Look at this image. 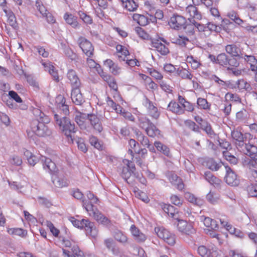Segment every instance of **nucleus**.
<instances>
[{
  "label": "nucleus",
  "mask_w": 257,
  "mask_h": 257,
  "mask_svg": "<svg viewBox=\"0 0 257 257\" xmlns=\"http://www.w3.org/2000/svg\"><path fill=\"white\" fill-rule=\"evenodd\" d=\"M35 113L36 115H39L31 122L30 126L32 131L40 137L49 136L51 134L50 131L45 124L49 122L48 117L38 109L35 110Z\"/></svg>",
  "instance_id": "obj_1"
},
{
  "label": "nucleus",
  "mask_w": 257,
  "mask_h": 257,
  "mask_svg": "<svg viewBox=\"0 0 257 257\" xmlns=\"http://www.w3.org/2000/svg\"><path fill=\"white\" fill-rule=\"evenodd\" d=\"M40 160L44 170L49 174L53 175L52 181L55 187L62 188L67 186V182L65 178L54 176L57 171V168L55 163L51 159L45 156H42Z\"/></svg>",
  "instance_id": "obj_2"
},
{
  "label": "nucleus",
  "mask_w": 257,
  "mask_h": 257,
  "mask_svg": "<svg viewBox=\"0 0 257 257\" xmlns=\"http://www.w3.org/2000/svg\"><path fill=\"white\" fill-rule=\"evenodd\" d=\"M155 231L160 238L163 239L169 245L173 246L176 242L175 235L164 228H155Z\"/></svg>",
  "instance_id": "obj_3"
},
{
  "label": "nucleus",
  "mask_w": 257,
  "mask_h": 257,
  "mask_svg": "<svg viewBox=\"0 0 257 257\" xmlns=\"http://www.w3.org/2000/svg\"><path fill=\"white\" fill-rule=\"evenodd\" d=\"M83 207L87 212H92L94 218L97 221H99L104 224L108 223V220L107 218L100 213L93 204H91V203L86 204V202L83 201Z\"/></svg>",
  "instance_id": "obj_4"
},
{
  "label": "nucleus",
  "mask_w": 257,
  "mask_h": 257,
  "mask_svg": "<svg viewBox=\"0 0 257 257\" xmlns=\"http://www.w3.org/2000/svg\"><path fill=\"white\" fill-rule=\"evenodd\" d=\"M78 228H84L86 234H89L93 237H95L97 234V230L94 226V223L90 222L88 219H83L79 220Z\"/></svg>",
  "instance_id": "obj_5"
},
{
  "label": "nucleus",
  "mask_w": 257,
  "mask_h": 257,
  "mask_svg": "<svg viewBox=\"0 0 257 257\" xmlns=\"http://www.w3.org/2000/svg\"><path fill=\"white\" fill-rule=\"evenodd\" d=\"M175 219L178 221L177 227L179 231L188 235H191L195 233V230L191 224H188L186 221L179 219L178 217Z\"/></svg>",
  "instance_id": "obj_6"
},
{
  "label": "nucleus",
  "mask_w": 257,
  "mask_h": 257,
  "mask_svg": "<svg viewBox=\"0 0 257 257\" xmlns=\"http://www.w3.org/2000/svg\"><path fill=\"white\" fill-rule=\"evenodd\" d=\"M226 175L225 180L226 183L232 186H237L239 184V179L237 175L228 165H224Z\"/></svg>",
  "instance_id": "obj_7"
},
{
  "label": "nucleus",
  "mask_w": 257,
  "mask_h": 257,
  "mask_svg": "<svg viewBox=\"0 0 257 257\" xmlns=\"http://www.w3.org/2000/svg\"><path fill=\"white\" fill-rule=\"evenodd\" d=\"M78 44L84 53L88 57L93 55L94 48L88 40L84 37H80L78 39Z\"/></svg>",
  "instance_id": "obj_8"
},
{
  "label": "nucleus",
  "mask_w": 257,
  "mask_h": 257,
  "mask_svg": "<svg viewBox=\"0 0 257 257\" xmlns=\"http://www.w3.org/2000/svg\"><path fill=\"white\" fill-rule=\"evenodd\" d=\"M186 21L185 18L179 15H173L170 18L168 22L170 26L174 29L179 30L183 28L184 26L186 24Z\"/></svg>",
  "instance_id": "obj_9"
},
{
  "label": "nucleus",
  "mask_w": 257,
  "mask_h": 257,
  "mask_svg": "<svg viewBox=\"0 0 257 257\" xmlns=\"http://www.w3.org/2000/svg\"><path fill=\"white\" fill-rule=\"evenodd\" d=\"M143 126H146V132L147 134L150 137L154 138L155 136L160 134V131L156 125L149 119H146L142 122Z\"/></svg>",
  "instance_id": "obj_10"
},
{
  "label": "nucleus",
  "mask_w": 257,
  "mask_h": 257,
  "mask_svg": "<svg viewBox=\"0 0 257 257\" xmlns=\"http://www.w3.org/2000/svg\"><path fill=\"white\" fill-rule=\"evenodd\" d=\"M77 128L75 127L74 123H72L70 120L69 123L67 124V125H65L61 131L67 137L69 142L74 143V134Z\"/></svg>",
  "instance_id": "obj_11"
},
{
  "label": "nucleus",
  "mask_w": 257,
  "mask_h": 257,
  "mask_svg": "<svg viewBox=\"0 0 257 257\" xmlns=\"http://www.w3.org/2000/svg\"><path fill=\"white\" fill-rule=\"evenodd\" d=\"M166 175L169 180L171 183L174 185L177 189L182 190L184 187V185L181 178L178 177L172 171H168L166 173Z\"/></svg>",
  "instance_id": "obj_12"
},
{
  "label": "nucleus",
  "mask_w": 257,
  "mask_h": 257,
  "mask_svg": "<svg viewBox=\"0 0 257 257\" xmlns=\"http://www.w3.org/2000/svg\"><path fill=\"white\" fill-rule=\"evenodd\" d=\"M232 139L235 141V144L238 149H242L244 145V141L246 137H244L242 133L237 130H233L231 134Z\"/></svg>",
  "instance_id": "obj_13"
},
{
  "label": "nucleus",
  "mask_w": 257,
  "mask_h": 257,
  "mask_svg": "<svg viewBox=\"0 0 257 257\" xmlns=\"http://www.w3.org/2000/svg\"><path fill=\"white\" fill-rule=\"evenodd\" d=\"M67 76L71 84L72 89L80 87L81 81L75 70L69 69L67 72Z\"/></svg>",
  "instance_id": "obj_14"
},
{
  "label": "nucleus",
  "mask_w": 257,
  "mask_h": 257,
  "mask_svg": "<svg viewBox=\"0 0 257 257\" xmlns=\"http://www.w3.org/2000/svg\"><path fill=\"white\" fill-rule=\"evenodd\" d=\"M244 154L248 156L251 159L255 160L257 158V147L250 144H245L243 147L241 149Z\"/></svg>",
  "instance_id": "obj_15"
},
{
  "label": "nucleus",
  "mask_w": 257,
  "mask_h": 257,
  "mask_svg": "<svg viewBox=\"0 0 257 257\" xmlns=\"http://www.w3.org/2000/svg\"><path fill=\"white\" fill-rule=\"evenodd\" d=\"M151 45L156 49L162 55H166L169 53V49L158 39H151Z\"/></svg>",
  "instance_id": "obj_16"
},
{
  "label": "nucleus",
  "mask_w": 257,
  "mask_h": 257,
  "mask_svg": "<svg viewBox=\"0 0 257 257\" xmlns=\"http://www.w3.org/2000/svg\"><path fill=\"white\" fill-rule=\"evenodd\" d=\"M84 115L86 116V118L89 120L91 124L95 130L98 131L99 133L101 132L103 130V127L99 118L96 115L94 114H87Z\"/></svg>",
  "instance_id": "obj_17"
},
{
  "label": "nucleus",
  "mask_w": 257,
  "mask_h": 257,
  "mask_svg": "<svg viewBox=\"0 0 257 257\" xmlns=\"http://www.w3.org/2000/svg\"><path fill=\"white\" fill-rule=\"evenodd\" d=\"M71 98L73 102L76 105H81L83 103L84 99L80 87L72 89Z\"/></svg>",
  "instance_id": "obj_18"
},
{
  "label": "nucleus",
  "mask_w": 257,
  "mask_h": 257,
  "mask_svg": "<svg viewBox=\"0 0 257 257\" xmlns=\"http://www.w3.org/2000/svg\"><path fill=\"white\" fill-rule=\"evenodd\" d=\"M198 252L202 257H217L218 255V252L216 250L208 249L204 245L198 247Z\"/></svg>",
  "instance_id": "obj_19"
},
{
  "label": "nucleus",
  "mask_w": 257,
  "mask_h": 257,
  "mask_svg": "<svg viewBox=\"0 0 257 257\" xmlns=\"http://www.w3.org/2000/svg\"><path fill=\"white\" fill-rule=\"evenodd\" d=\"M64 19L66 23L74 29L78 28L80 25L77 21V17L74 16L72 14L66 13L64 15Z\"/></svg>",
  "instance_id": "obj_20"
},
{
  "label": "nucleus",
  "mask_w": 257,
  "mask_h": 257,
  "mask_svg": "<svg viewBox=\"0 0 257 257\" xmlns=\"http://www.w3.org/2000/svg\"><path fill=\"white\" fill-rule=\"evenodd\" d=\"M205 179L211 185L215 187L220 186L221 180L214 176L210 171H206L204 173Z\"/></svg>",
  "instance_id": "obj_21"
},
{
  "label": "nucleus",
  "mask_w": 257,
  "mask_h": 257,
  "mask_svg": "<svg viewBox=\"0 0 257 257\" xmlns=\"http://www.w3.org/2000/svg\"><path fill=\"white\" fill-rule=\"evenodd\" d=\"M65 98L62 95H59L56 98V102L58 103L60 110L63 113L64 116L69 114L68 105L65 104Z\"/></svg>",
  "instance_id": "obj_22"
},
{
  "label": "nucleus",
  "mask_w": 257,
  "mask_h": 257,
  "mask_svg": "<svg viewBox=\"0 0 257 257\" xmlns=\"http://www.w3.org/2000/svg\"><path fill=\"white\" fill-rule=\"evenodd\" d=\"M54 119L56 123L59 126L60 131L64 128L67 124L69 123L70 119L66 116L60 115L58 114H54Z\"/></svg>",
  "instance_id": "obj_23"
},
{
  "label": "nucleus",
  "mask_w": 257,
  "mask_h": 257,
  "mask_svg": "<svg viewBox=\"0 0 257 257\" xmlns=\"http://www.w3.org/2000/svg\"><path fill=\"white\" fill-rule=\"evenodd\" d=\"M226 51L227 53L231 54L233 57L238 58H242V55L240 54V50L235 45H228L225 48Z\"/></svg>",
  "instance_id": "obj_24"
},
{
  "label": "nucleus",
  "mask_w": 257,
  "mask_h": 257,
  "mask_svg": "<svg viewBox=\"0 0 257 257\" xmlns=\"http://www.w3.org/2000/svg\"><path fill=\"white\" fill-rule=\"evenodd\" d=\"M204 163L205 166L210 170L216 171L219 169V168L221 167L222 164L224 165V164L221 163H217L213 159L209 158L207 159L205 162Z\"/></svg>",
  "instance_id": "obj_25"
},
{
  "label": "nucleus",
  "mask_w": 257,
  "mask_h": 257,
  "mask_svg": "<svg viewBox=\"0 0 257 257\" xmlns=\"http://www.w3.org/2000/svg\"><path fill=\"white\" fill-rule=\"evenodd\" d=\"M104 65L109 68L110 71L113 75H116L120 73V68L115 64L111 60L107 59L104 62Z\"/></svg>",
  "instance_id": "obj_26"
},
{
  "label": "nucleus",
  "mask_w": 257,
  "mask_h": 257,
  "mask_svg": "<svg viewBox=\"0 0 257 257\" xmlns=\"http://www.w3.org/2000/svg\"><path fill=\"white\" fill-rule=\"evenodd\" d=\"M101 77L107 82L110 88L115 91H117V85L114 78L107 74H103Z\"/></svg>",
  "instance_id": "obj_27"
},
{
  "label": "nucleus",
  "mask_w": 257,
  "mask_h": 257,
  "mask_svg": "<svg viewBox=\"0 0 257 257\" xmlns=\"http://www.w3.org/2000/svg\"><path fill=\"white\" fill-rule=\"evenodd\" d=\"M185 198L189 202L197 206H201L203 204V200L202 199L195 197L193 194L189 192L185 193Z\"/></svg>",
  "instance_id": "obj_28"
},
{
  "label": "nucleus",
  "mask_w": 257,
  "mask_h": 257,
  "mask_svg": "<svg viewBox=\"0 0 257 257\" xmlns=\"http://www.w3.org/2000/svg\"><path fill=\"white\" fill-rule=\"evenodd\" d=\"M203 223L204 225L209 229L216 230L218 228V225L217 221L208 217L204 218Z\"/></svg>",
  "instance_id": "obj_29"
},
{
  "label": "nucleus",
  "mask_w": 257,
  "mask_h": 257,
  "mask_svg": "<svg viewBox=\"0 0 257 257\" xmlns=\"http://www.w3.org/2000/svg\"><path fill=\"white\" fill-rule=\"evenodd\" d=\"M123 7L130 12L135 11L138 5L134 0H121Z\"/></svg>",
  "instance_id": "obj_30"
},
{
  "label": "nucleus",
  "mask_w": 257,
  "mask_h": 257,
  "mask_svg": "<svg viewBox=\"0 0 257 257\" xmlns=\"http://www.w3.org/2000/svg\"><path fill=\"white\" fill-rule=\"evenodd\" d=\"M161 206L163 210L165 213H167L169 215L174 219H176L177 214L175 213V209L173 206L167 204H163Z\"/></svg>",
  "instance_id": "obj_31"
},
{
  "label": "nucleus",
  "mask_w": 257,
  "mask_h": 257,
  "mask_svg": "<svg viewBox=\"0 0 257 257\" xmlns=\"http://www.w3.org/2000/svg\"><path fill=\"white\" fill-rule=\"evenodd\" d=\"M154 146L158 151L167 156H169L170 150L167 146L164 145L160 142H155Z\"/></svg>",
  "instance_id": "obj_32"
},
{
  "label": "nucleus",
  "mask_w": 257,
  "mask_h": 257,
  "mask_svg": "<svg viewBox=\"0 0 257 257\" xmlns=\"http://www.w3.org/2000/svg\"><path fill=\"white\" fill-rule=\"evenodd\" d=\"M176 72L182 79L191 80L193 77L192 74L188 70L182 67L178 68Z\"/></svg>",
  "instance_id": "obj_33"
},
{
  "label": "nucleus",
  "mask_w": 257,
  "mask_h": 257,
  "mask_svg": "<svg viewBox=\"0 0 257 257\" xmlns=\"http://www.w3.org/2000/svg\"><path fill=\"white\" fill-rule=\"evenodd\" d=\"M187 10L189 13L190 15L193 17V18L197 20H200L202 18L201 14L198 11L197 8L195 6H189L187 8Z\"/></svg>",
  "instance_id": "obj_34"
},
{
  "label": "nucleus",
  "mask_w": 257,
  "mask_h": 257,
  "mask_svg": "<svg viewBox=\"0 0 257 257\" xmlns=\"http://www.w3.org/2000/svg\"><path fill=\"white\" fill-rule=\"evenodd\" d=\"M113 237L115 240L123 244L127 242V237L121 231L118 230L114 233Z\"/></svg>",
  "instance_id": "obj_35"
},
{
  "label": "nucleus",
  "mask_w": 257,
  "mask_h": 257,
  "mask_svg": "<svg viewBox=\"0 0 257 257\" xmlns=\"http://www.w3.org/2000/svg\"><path fill=\"white\" fill-rule=\"evenodd\" d=\"M10 234L24 236L27 234V231L21 228H10L8 230Z\"/></svg>",
  "instance_id": "obj_36"
},
{
  "label": "nucleus",
  "mask_w": 257,
  "mask_h": 257,
  "mask_svg": "<svg viewBox=\"0 0 257 257\" xmlns=\"http://www.w3.org/2000/svg\"><path fill=\"white\" fill-rule=\"evenodd\" d=\"M228 58V57L225 53L220 54L216 57L217 64L224 67H227Z\"/></svg>",
  "instance_id": "obj_37"
},
{
  "label": "nucleus",
  "mask_w": 257,
  "mask_h": 257,
  "mask_svg": "<svg viewBox=\"0 0 257 257\" xmlns=\"http://www.w3.org/2000/svg\"><path fill=\"white\" fill-rule=\"evenodd\" d=\"M168 109L173 112L181 113L182 109L181 106L176 102H170L167 105Z\"/></svg>",
  "instance_id": "obj_38"
},
{
  "label": "nucleus",
  "mask_w": 257,
  "mask_h": 257,
  "mask_svg": "<svg viewBox=\"0 0 257 257\" xmlns=\"http://www.w3.org/2000/svg\"><path fill=\"white\" fill-rule=\"evenodd\" d=\"M148 109L150 114L154 118L157 119L160 114L158 111V108L155 107L150 101H149Z\"/></svg>",
  "instance_id": "obj_39"
},
{
  "label": "nucleus",
  "mask_w": 257,
  "mask_h": 257,
  "mask_svg": "<svg viewBox=\"0 0 257 257\" xmlns=\"http://www.w3.org/2000/svg\"><path fill=\"white\" fill-rule=\"evenodd\" d=\"M184 124L188 128L195 132H199V127L194 121L191 120H186L184 122Z\"/></svg>",
  "instance_id": "obj_40"
},
{
  "label": "nucleus",
  "mask_w": 257,
  "mask_h": 257,
  "mask_svg": "<svg viewBox=\"0 0 257 257\" xmlns=\"http://www.w3.org/2000/svg\"><path fill=\"white\" fill-rule=\"evenodd\" d=\"M247 191L250 197L257 198V183L248 186Z\"/></svg>",
  "instance_id": "obj_41"
},
{
  "label": "nucleus",
  "mask_w": 257,
  "mask_h": 257,
  "mask_svg": "<svg viewBox=\"0 0 257 257\" xmlns=\"http://www.w3.org/2000/svg\"><path fill=\"white\" fill-rule=\"evenodd\" d=\"M120 172L121 176L127 182V179L130 178L132 175V173L130 171V168L129 167L123 166L120 169Z\"/></svg>",
  "instance_id": "obj_42"
},
{
  "label": "nucleus",
  "mask_w": 257,
  "mask_h": 257,
  "mask_svg": "<svg viewBox=\"0 0 257 257\" xmlns=\"http://www.w3.org/2000/svg\"><path fill=\"white\" fill-rule=\"evenodd\" d=\"M64 53L65 55L69 58L71 61H76L77 59V56L76 54L73 52V51L69 47L65 48L64 50Z\"/></svg>",
  "instance_id": "obj_43"
},
{
  "label": "nucleus",
  "mask_w": 257,
  "mask_h": 257,
  "mask_svg": "<svg viewBox=\"0 0 257 257\" xmlns=\"http://www.w3.org/2000/svg\"><path fill=\"white\" fill-rule=\"evenodd\" d=\"M76 142L77 144L78 149L83 152H86L87 151L86 146L84 143V140L80 138H75L74 142Z\"/></svg>",
  "instance_id": "obj_44"
},
{
  "label": "nucleus",
  "mask_w": 257,
  "mask_h": 257,
  "mask_svg": "<svg viewBox=\"0 0 257 257\" xmlns=\"http://www.w3.org/2000/svg\"><path fill=\"white\" fill-rule=\"evenodd\" d=\"M197 103L201 109H210V104H209L206 99L199 98L197 99Z\"/></svg>",
  "instance_id": "obj_45"
},
{
  "label": "nucleus",
  "mask_w": 257,
  "mask_h": 257,
  "mask_svg": "<svg viewBox=\"0 0 257 257\" xmlns=\"http://www.w3.org/2000/svg\"><path fill=\"white\" fill-rule=\"evenodd\" d=\"M247 115V111L244 109H242L236 113V118L237 121H242L246 119Z\"/></svg>",
  "instance_id": "obj_46"
},
{
  "label": "nucleus",
  "mask_w": 257,
  "mask_h": 257,
  "mask_svg": "<svg viewBox=\"0 0 257 257\" xmlns=\"http://www.w3.org/2000/svg\"><path fill=\"white\" fill-rule=\"evenodd\" d=\"M227 16L230 18V19L238 25H240L241 23H243V21L240 19L237 13L233 11L229 13Z\"/></svg>",
  "instance_id": "obj_47"
},
{
  "label": "nucleus",
  "mask_w": 257,
  "mask_h": 257,
  "mask_svg": "<svg viewBox=\"0 0 257 257\" xmlns=\"http://www.w3.org/2000/svg\"><path fill=\"white\" fill-rule=\"evenodd\" d=\"M206 25L207 26L205 27V29H207V30H208L210 31H214L218 33H220L221 31V26H217L211 22L208 23Z\"/></svg>",
  "instance_id": "obj_48"
},
{
  "label": "nucleus",
  "mask_w": 257,
  "mask_h": 257,
  "mask_svg": "<svg viewBox=\"0 0 257 257\" xmlns=\"http://www.w3.org/2000/svg\"><path fill=\"white\" fill-rule=\"evenodd\" d=\"M205 233L209 235L212 238H215L216 239L217 242L220 244L221 243V238L219 236V234L217 233L215 231H213V229L209 228L204 229Z\"/></svg>",
  "instance_id": "obj_49"
},
{
  "label": "nucleus",
  "mask_w": 257,
  "mask_h": 257,
  "mask_svg": "<svg viewBox=\"0 0 257 257\" xmlns=\"http://www.w3.org/2000/svg\"><path fill=\"white\" fill-rule=\"evenodd\" d=\"M225 98L226 100L229 99L230 101L236 102H241V98L237 94H233L230 92H228L225 94Z\"/></svg>",
  "instance_id": "obj_50"
},
{
  "label": "nucleus",
  "mask_w": 257,
  "mask_h": 257,
  "mask_svg": "<svg viewBox=\"0 0 257 257\" xmlns=\"http://www.w3.org/2000/svg\"><path fill=\"white\" fill-rule=\"evenodd\" d=\"M224 157L225 158L226 160H227L228 162H229L231 164H236L238 160L236 158H235L234 156H232L231 153L229 152L226 151V152H223V153Z\"/></svg>",
  "instance_id": "obj_51"
},
{
  "label": "nucleus",
  "mask_w": 257,
  "mask_h": 257,
  "mask_svg": "<svg viewBox=\"0 0 257 257\" xmlns=\"http://www.w3.org/2000/svg\"><path fill=\"white\" fill-rule=\"evenodd\" d=\"M36 7L43 16H45V15L48 13L45 7L43 5L42 2L39 0L36 2Z\"/></svg>",
  "instance_id": "obj_52"
},
{
  "label": "nucleus",
  "mask_w": 257,
  "mask_h": 257,
  "mask_svg": "<svg viewBox=\"0 0 257 257\" xmlns=\"http://www.w3.org/2000/svg\"><path fill=\"white\" fill-rule=\"evenodd\" d=\"M136 17H138V24L140 26H145L149 23V20L144 15L136 14Z\"/></svg>",
  "instance_id": "obj_53"
},
{
  "label": "nucleus",
  "mask_w": 257,
  "mask_h": 257,
  "mask_svg": "<svg viewBox=\"0 0 257 257\" xmlns=\"http://www.w3.org/2000/svg\"><path fill=\"white\" fill-rule=\"evenodd\" d=\"M136 31L141 38L145 40H149L150 39V36L142 28L139 27H136Z\"/></svg>",
  "instance_id": "obj_54"
},
{
  "label": "nucleus",
  "mask_w": 257,
  "mask_h": 257,
  "mask_svg": "<svg viewBox=\"0 0 257 257\" xmlns=\"http://www.w3.org/2000/svg\"><path fill=\"white\" fill-rule=\"evenodd\" d=\"M87 197L89 199V200H90V202H87L86 200H83L82 202L84 201L85 202L87 203H91L92 204V203H97V202L98 201V199L94 196V195L90 191H87L86 194Z\"/></svg>",
  "instance_id": "obj_55"
},
{
  "label": "nucleus",
  "mask_w": 257,
  "mask_h": 257,
  "mask_svg": "<svg viewBox=\"0 0 257 257\" xmlns=\"http://www.w3.org/2000/svg\"><path fill=\"white\" fill-rule=\"evenodd\" d=\"M34 50H36L40 55L44 58H47L49 56V52L46 51L45 49L41 46H35Z\"/></svg>",
  "instance_id": "obj_56"
},
{
  "label": "nucleus",
  "mask_w": 257,
  "mask_h": 257,
  "mask_svg": "<svg viewBox=\"0 0 257 257\" xmlns=\"http://www.w3.org/2000/svg\"><path fill=\"white\" fill-rule=\"evenodd\" d=\"M90 144L94 146L95 148L100 150L102 149V146L96 137L92 136L89 139Z\"/></svg>",
  "instance_id": "obj_57"
},
{
  "label": "nucleus",
  "mask_w": 257,
  "mask_h": 257,
  "mask_svg": "<svg viewBox=\"0 0 257 257\" xmlns=\"http://www.w3.org/2000/svg\"><path fill=\"white\" fill-rule=\"evenodd\" d=\"M84 114H81L80 115H76L75 117V121L78 125L82 128L84 126V119L86 118V116Z\"/></svg>",
  "instance_id": "obj_58"
},
{
  "label": "nucleus",
  "mask_w": 257,
  "mask_h": 257,
  "mask_svg": "<svg viewBox=\"0 0 257 257\" xmlns=\"http://www.w3.org/2000/svg\"><path fill=\"white\" fill-rule=\"evenodd\" d=\"M206 199L207 201L211 204H215L217 203L218 198L214 196V193L210 191L206 195Z\"/></svg>",
  "instance_id": "obj_59"
},
{
  "label": "nucleus",
  "mask_w": 257,
  "mask_h": 257,
  "mask_svg": "<svg viewBox=\"0 0 257 257\" xmlns=\"http://www.w3.org/2000/svg\"><path fill=\"white\" fill-rule=\"evenodd\" d=\"M9 95L10 98L15 100L17 102L20 103L22 102V100L20 96L17 92L13 90H11L9 92Z\"/></svg>",
  "instance_id": "obj_60"
},
{
  "label": "nucleus",
  "mask_w": 257,
  "mask_h": 257,
  "mask_svg": "<svg viewBox=\"0 0 257 257\" xmlns=\"http://www.w3.org/2000/svg\"><path fill=\"white\" fill-rule=\"evenodd\" d=\"M148 71L150 74L156 79L161 80L163 78L162 75L158 71L152 68H149Z\"/></svg>",
  "instance_id": "obj_61"
},
{
  "label": "nucleus",
  "mask_w": 257,
  "mask_h": 257,
  "mask_svg": "<svg viewBox=\"0 0 257 257\" xmlns=\"http://www.w3.org/2000/svg\"><path fill=\"white\" fill-rule=\"evenodd\" d=\"M39 204L47 207H49L51 205V202L46 198L39 196L38 197Z\"/></svg>",
  "instance_id": "obj_62"
},
{
  "label": "nucleus",
  "mask_w": 257,
  "mask_h": 257,
  "mask_svg": "<svg viewBox=\"0 0 257 257\" xmlns=\"http://www.w3.org/2000/svg\"><path fill=\"white\" fill-rule=\"evenodd\" d=\"M238 58H234L233 57L228 58L227 66L237 67L238 66L239 62L238 60Z\"/></svg>",
  "instance_id": "obj_63"
},
{
  "label": "nucleus",
  "mask_w": 257,
  "mask_h": 257,
  "mask_svg": "<svg viewBox=\"0 0 257 257\" xmlns=\"http://www.w3.org/2000/svg\"><path fill=\"white\" fill-rule=\"evenodd\" d=\"M71 250L74 255L78 257H83L84 253L82 251L80 250L77 245H74L71 248Z\"/></svg>",
  "instance_id": "obj_64"
}]
</instances>
